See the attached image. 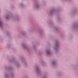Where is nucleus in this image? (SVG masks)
<instances>
[{
    "label": "nucleus",
    "instance_id": "obj_1",
    "mask_svg": "<svg viewBox=\"0 0 78 78\" xmlns=\"http://www.w3.org/2000/svg\"><path fill=\"white\" fill-rule=\"evenodd\" d=\"M47 54H50V51H47Z\"/></svg>",
    "mask_w": 78,
    "mask_h": 78
},
{
    "label": "nucleus",
    "instance_id": "obj_2",
    "mask_svg": "<svg viewBox=\"0 0 78 78\" xmlns=\"http://www.w3.org/2000/svg\"><path fill=\"white\" fill-rule=\"evenodd\" d=\"M2 26V22L0 21V27Z\"/></svg>",
    "mask_w": 78,
    "mask_h": 78
},
{
    "label": "nucleus",
    "instance_id": "obj_3",
    "mask_svg": "<svg viewBox=\"0 0 78 78\" xmlns=\"http://www.w3.org/2000/svg\"><path fill=\"white\" fill-rule=\"evenodd\" d=\"M6 19H8V18H6Z\"/></svg>",
    "mask_w": 78,
    "mask_h": 78
}]
</instances>
